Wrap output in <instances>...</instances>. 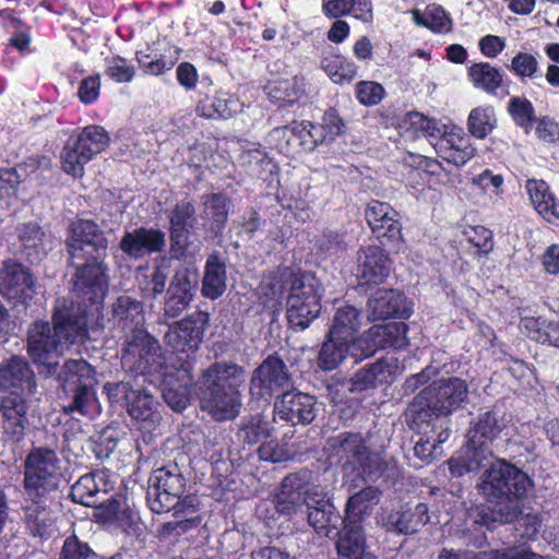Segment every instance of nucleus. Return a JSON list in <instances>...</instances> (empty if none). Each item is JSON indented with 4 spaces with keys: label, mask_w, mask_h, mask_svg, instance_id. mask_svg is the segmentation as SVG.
Masks as SVG:
<instances>
[{
    "label": "nucleus",
    "mask_w": 559,
    "mask_h": 559,
    "mask_svg": "<svg viewBox=\"0 0 559 559\" xmlns=\"http://www.w3.org/2000/svg\"><path fill=\"white\" fill-rule=\"evenodd\" d=\"M110 136L100 126L91 124L70 139L61 154L62 169L73 176L82 177L84 166L109 145Z\"/></svg>",
    "instance_id": "9b49d317"
},
{
    "label": "nucleus",
    "mask_w": 559,
    "mask_h": 559,
    "mask_svg": "<svg viewBox=\"0 0 559 559\" xmlns=\"http://www.w3.org/2000/svg\"><path fill=\"white\" fill-rule=\"evenodd\" d=\"M308 523L318 533L324 532L329 526L335 527L338 515L331 503L307 506Z\"/></svg>",
    "instance_id": "6e6d98bb"
},
{
    "label": "nucleus",
    "mask_w": 559,
    "mask_h": 559,
    "mask_svg": "<svg viewBox=\"0 0 559 559\" xmlns=\"http://www.w3.org/2000/svg\"><path fill=\"white\" fill-rule=\"evenodd\" d=\"M227 289V273L225 260L219 253L207 257L204 265L201 293L205 298L215 300Z\"/></svg>",
    "instance_id": "e433bc0d"
},
{
    "label": "nucleus",
    "mask_w": 559,
    "mask_h": 559,
    "mask_svg": "<svg viewBox=\"0 0 559 559\" xmlns=\"http://www.w3.org/2000/svg\"><path fill=\"white\" fill-rule=\"evenodd\" d=\"M20 175L14 168L0 170V209H8L17 198Z\"/></svg>",
    "instance_id": "bf43d9fd"
},
{
    "label": "nucleus",
    "mask_w": 559,
    "mask_h": 559,
    "mask_svg": "<svg viewBox=\"0 0 559 559\" xmlns=\"http://www.w3.org/2000/svg\"><path fill=\"white\" fill-rule=\"evenodd\" d=\"M19 238L25 250H33L36 255L46 252V235L38 224L27 223L20 226Z\"/></svg>",
    "instance_id": "4d7b16f0"
},
{
    "label": "nucleus",
    "mask_w": 559,
    "mask_h": 559,
    "mask_svg": "<svg viewBox=\"0 0 559 559\" xmlns=\"http://www.w3.org/2000/svg\"><path fill=\"white\" fill-rule=\"evenodd\" d=\"M409 428L416 431L418 435L430 436V439L436 442V447L444 443L451 433L450 419L448 417H438V419H431L427 423V428H418L412 420H406Z\"/></svg>",
    "instance_id": "13d9d810"
},
{
    "label": "nucleus",
    "mask_w": 559,
    "mask_h": 559,
    "mask_svg": "<svg viewBox=\"0 0 559 559\" xmlns=\"http://www.w3.org/2000/svg\"><path fill=\"white\" fill-rule=\"evenodd\" d=\"M111 486L105 472H93L81 476L71 487L73 502L91 508H104L108 518L119 519L121 500L111 496L105 499Z\"/></svg>",
    "instance_id": "ddd939ff"
},
{
    "label": "nucleus",
    "mask_w": 559,
    "mask_h": 559,
    "mask_svg": "<svg viewBox=\"0 0 559 559\" xmlns=\"http://www.w3.org/2000/svg\"><path fill=\"white\" fill-rule=\"evenodd\" d=\"M492 449L471 444L467 440L466 445L448 461L452 476L461 477L468 473H477L481 468H490L492 462Z\"/></svg>",
    "instance_id": "2f4dec72"
},
{
    "label": "nucleus",
    "mask_w": 559,
    "mask_h": 559,
    "mask_svg": "<svg viewBox=\"0 0 559 559\" xmlns=\"http://www.w3.org/2000/svg\"><path fill=\"white\" fill-rule=\"evenodd\" d=\"M174 521L165 523L159 530V535L164 538L178 537L191 531H195L202 522L198 511L197 499L192 496H186L178 506L174 507Z\"/></svg>",
    "instance_id": "c756f323"
},
{
    "label": "nucleus",
    "mask_w": 559,
    "mask_h": 559,
    "mask_svg": "<svg viewBox=\"0 0 559 559\" xmlns=\"http://www.w3.org/2000/svg\"><path fill=\"white\" fill-rule=\"evenodd\" d=\"M409 123L429 140L447 163L461 167L475 156L476 148L462 127L429 119L419 112L409 115Z\"/></svg>",
    "instance_id": "39448f33"
},
{
    "label": "nucleus",
    "mask_w": 559,
    "mask_h": 559,
    "mask_svg": "<svg viewBox=\"0 0 559 559\" xmlns=\"http://www.w3.org/2000/svg\"><path fill=\"white\" fill-rule=\"evenodd\" d=\"M60 459L48 448H34L24 462V490L34 504H43L58 491L62 478Z\"/></svg>",
    "instance_id": "0eeeda50"
},
{
    "label": "nucleus",
    "mask_w": 559,
    "mask_h": 559,
    "mask_svg": "<svg viewBox=\"0 0 559 559\" xmlns=\"http://www.w3.org/2000/svg\"><path fill=\"white\" fill-rule=\"evenodd\" d=\"M428 521V507L425 503H418L414 510H393L382 519L386 530L397 534H414Z\"/></svg>",
    "instance_id": "c9c22d12"
},
{
    "label": "nucleus",
    "mask_w": 559,
    "mask_h": 559,
    "mask_svg": "<svg viewBox=\"0 0 559 559\" xmlns=\"http://www.w3.org/2000/svg\"><path fill=\"white\" fill-rule=\"evenodd\" d=\"M59 379L67 392H72V403L64 407L67 413L78 412L84 416H93L98 412L95 396L97 383L95 370L84 359L67 360L59 373Z\"/></svg>",
    "instance_id": "1a4fd4ad"
},
{
    "label": "nucleus",
    "mask_w": 559,
    "mask_h": 559,
    "mask_svg": "<svg viewBox=\"0 0 559 559\" xmlns=\"http://www.w3.org/2000/svg\"><path fill=\"white\" fill-rule=\"evenodd\" d=\"M360 314L355 307H341L333 317L329 334L350 343L356 342L358 338H356L355 335L360 328Z\"/></svg>",
    "instance_id": "a18cd8bd"
},
{
    "label": "nucleus",
    "mask_w": 559,
    "mask_h": 559,
    "mask_svg": "<svg viewBox=\"0 0 559 559\" xmlns=\"http://www.w3.org/2000/svg\"><path fill=\"white\" fill-rule=\"evenodd\" d=\"M109 267L105 259L90 258L76 266L73 292L79 298L93 305L102 304L109 287Z\"/></svg>",
    "instance_id": "dca6fc26"
},
{
    "label": "nucleus",
    "mask_w": 559,
    "mask_h": 559,
    "mask_svg": "<svg viewBox=\"0 0 559 559\" xmlns=\"http://www.w3.org/2000/svg\"><path fill=\"white\" fill-rule=\"evenodd\" d=\"M47 502L35 504V508H28L26 513L27 526L34 536L47 538L55 532V522L46 509Z\"/></svg>",
    "instance_id": "5fc2aeb1"
},
{
    "label": "nucleus",
    "mask_w": 559,
    "mask_h": 559,
    "mask_svg": "<svg viewBox=\"0 0 559 559\" xmlns=\"http://www.w3.org/2000/svg\"><path fill=\"white\" fill-rule=\"evenodd\" d=\"M52 322V328L48 322H35L27 337V353L38 371L46 376L57 371L59 358L70 345L88 338L86 309L81 305L58 299Z\"/></svg>",
    "instance_id": "f257e3e1"
},
{
    "label": "nucleus",
    "mask_w": 559,
    "mask_h": 559,
    "mask_svg": "<svg viewBox=\"0 0 559 559\" xmlns=\"http://www.w3.org/2000/svg\"><path fill=\"white\" fill-rule=\"evenodd\" d=\"M408 326L404 322H389L373 325L366 331L355 346H360L362 355L369 357L381 348L403 349L408 346Z\"/></svg>",
    "instance_id": "aec40b11"
},
{
    "label": "nucleus",
    "mask_w": 559,
    "mask_h": 559,
    "mask_svg": "<svg viewBox=\"0 0 559 559\" xmlns=\"http://www.w3.org/2000/svg\"><path fill=\"white\" fill-rule=\"evenodd\" d=\"M401 369L399 358L388 355L357 371L354 377V385L357 390H366L390 382L395 374L401 372Z\"/></svg>",
    "instance_id": "473e14b6"
},
{
    "label": "nucleus",
    "mask_w": 559,
    "mask_h": 559,
    "mask_svg": "<svg viewBox=\"0 0 559 559\" xmlns=\"http://www.w3.org/2000/svg\"><path fill=\"white\" fill-rule=\"evenodd\" d=\"M292 385L286 364L278 356L271 355L253 370L250 394L253 399L269 402L275 393L285 392Z\"/></svg>",
    "instance_id": "2eb2a0df"
},
{
    "label": "nucleus",
    "mask_w": 559,
    "mask_h": 559,
    "mask_svg": "<svg viewBox=\"0 0 559 559\" xmlns=\"http://www.w3.org/2000/svg\"><path fill=\"white\" fill-rule=\"evenodd\" d=\"M121 364L129 379L148 382L154 377L165 373L169 367L159 342L144 329H135L127 334L121 355Z\"/></svg>",
    "instance_id": "423d86ee"
},
{
    "label": "nucleus",
    "mask_w": 559,
    "mask_h": 559,
    "mask_svg": "<svg viewBox=\"0 0 559 559\" xmlns=\"http://www.w3.org/2000/svg\"><path fill=\"white\" fill-rule=\"evenodd\" d=\"M321 302H308L304 299H286L287 321L294 330H305L319 316Z\"/></svg>",
    "instance_id": "de8ad7c7"
},
{
    "label": "nucleus",
    "mask_w": 559,
    "mask_h": 559,
    "mask_svg": "<svg viewBox=\"0 0 559 559\" xmlns=\"http://www.w3.org/2000/svg\"><path fill=\"white\" fill-rule=\"evenodd\" d=\"M195 222V207L191 202L176 203L169 215L170 246L175 258L180 259L186 254L190 243V229L193 228Z\"/></svg>",
    "instance_id": "a878e982"
},
{
    "label": "nucleus",
    "mask_w": 559,
    "mask_h": 559,
    "mask_svg": "<svg viewBox=\"0 0 559 559\" xmlns=\"http://www.w3.org/2000/svg\"><path fill=\"white\" fill-rule=\"evenodd\" d=\"M509 112L520 127H531L534 118V107L526 98L513 97L509 103Z\"/></svg>",
    "instance_id": "774afa93"
},
{
    "label": "nucleus",
    "mask_w": 559,
    "mask_h": 559,
    "mask_svg": "<svg viewBox=\"0 0 559 559\" xmlns=\"http://www.w3.org/2000/svg\"><path fill=\"white\" fill-rule=\"evenodd\" d=\"M344 526L338 532L336 550L340 559H377L367 549L366 537L360 523L343 520Z\"/></svg>",
    "instance_id": "7c9ffc66"
},
{
    "label": "nucleus",
    "mask_w": 559,
    "mask_h": 559,
    "mask_svg": "<svg viewBox=\"0 0 559 559\" xmlns=\"http://www.w3.org/2000/svg\"><path fill=\"white\" fill-rule=\"evenodd\" d=\"M35 373L28 362L19 356L0 364V390L17 392H36Z\"/></svg>",
    "instance_id": "c85d7f7f"
},
{
    "label": "nucleus",
    "mask_w": 559,
    "mask_h": 559,
    "mask_svg": "<svg viewBox=\"0 0 559 559\" xmlns=\"http://www.w3.org/2000/svg\"><path fill=\"white\" fill-rule=\"evenodd\" d=\"M411 313L408 301L396 289H378L368 301L370 320H385L391 317L408 318Z\"/></svg>",
    "instance_id": "cd10ccee"
},
{
    "label": "nucleus",
    "mask_w": 559,
    "mask_h": 559,
    "mask_svg": "<svg viewBox=\"0 0 559 559\" xmlns=\"http://www.w3.org/2000/svg\"><path fill=\"white\" fill-rule=\"evenodd\" d=\"M242 104L240 100L225 92L213 96H206L200 100L197 111L200 116L207 119H228L240 111Z\"/></svg>",
    "instance_id": "ea45409f"
},
{
    "label": "nucleus",
    "mask_w": 559,
    "mask_h": 559,
    "mask_svg": "<svg viewBox=\"0 0 559 559\" xmlns=\"http://www.w3.org/2000/svg\"><path fill=\"white\" fill-rule=\"evenodd\" d=\"M302 479L297 474H289L283 479L275 502L280 514L293 515L306 504L307 497L302 491Z\"/></svg>",
    "instance_id": "58836bf2"
},
{
    "label": "nucleus",
    "mask_w": 559,
    "mask_h": 559,
    "mask_svg": "<svg viewBox=\"0 0 559 559\" xmlns=\"http://www.w3.org/2000/svg\"><path fill=\"white\" fill-rule=\"evenodd\" d=\"M381 491L377 487L368 486L350 496L346 503L344 520L361 524L362 516L380 500Z\"/></svg>",
    "instance_id": "8fccbe9b"
},
{
    "label": "nucleus",
    "mask_w": 559,
    "mask_h": 559,
    "mask_svg": "<svg viewBox=\"0 0 559 559\" xmlns=\"http://www.w3.org/2000/svg\"><path fill=\"white\" fill-rule=\"evenodd\" d=\"M272 431V423L261 415H255L242 421L238 438L248 444L262 443L271 437Z\"/></svg>",
    "instance_id": "864d4df0"
},
{
    "label": "nucleus",
    "mask_w": 559,
    "mask_h": 559,
    "mask_svg": "<svg viewBox=\"0 0 559 559\" xmlns=\"http://www.w3.org/2000/svg\"><path fill=\"white\" fill-rule=\"evenodd\" d=\"M239 162L250 176L263 181L272 182L276 176L277 166L260 145L243 150Z\"/></svg>",
    "instance_id": "a19ab883"
},
{
    "label": "nucleus",
    "mask_w": 559,
    "mask_h": 559,
    "mask_svg": "<svg viewBox=\"0 0 559 559\" xmlns=\"http://www.w3.org/2000/svg\"><path fill=\"white\" fill-rule=\"evenodd\" d=\"M245 382L243 369L235 364L217 362L201 378V408L216 420L234 419L240 413L239 388Z\"/></svg>",
    "instance_id": "7ed1b4c3"
},
{
    "label": "nucleus",
    "mask_w": 559,
    "mask_h": 559,
    "mask_svg": "<svg viewBox=\"0 0 559 559\" xmlns=\"http://www.w3.org/2000/svg\"><path fill=\"white\" fill-rule=\"evenodd\" d=\"M106 74L118 83L130 82L134 76V68L119 56L106 59Z\"/></svg>",
    "instance_id": "0e129e2a"
},
{
    "label": "nucleus",
    "mask_w": 559,
    "mask_h": 559,
    "mask_svg": "<svg viewBox=\"0 0 559 559\" xmlns=\"http://www.w3.org/2000/svg\"><path fill=\"white\" fill-rule=\"evenodd\" d=\"M323 286L312 273H292L287 299H304L314 305L321 302Z\"/></svg>",
    "instance_id": "37998d69"
},
{
    "label": "nucleus",
    "mask_w": 559,
    "mask_h": 559,
    "mask_svg": "<svg viewBox=\"0 0 559 559\" xmlns=\"http://www.w3.org/2000/svg\"><path fill=\"white\" fill-rule=\"evenodd\" d=\"M166 245L165 233L155 228L140 227L127 231L120 240V249L130 259L139 260L163 251Z\"/></svg>",
    "instance_id": "bb28decb"
},
{
    "label": "nucleus",
    "mask_w": 559,
    "mask_h": 559,
    "mask_svg": "<svg viewBox=\"0 0 559 559\" xmlns=\"http://www.w3.org/2000/svg\"><path fill=\"white\" fill-rule=\"evenodd\" d=\"M528 475L506 461H497L487 468L478 484L479 491L488 500H497L493 510L483 508L475 522L493 527V523H509L520 513V500L533 491Z\"/></svg>",
    "instance_id": "f03ea898"
},
{
    "label": "nucleus",
    "mask_w": 559,
    "mask_h": 559,
    "mask_svg": "<svg viewBox=\"0 0 559 559\" xmlns=\"http://www.w3.org/2000/svg\"><path fill=\"white\" fill-rule=\"evenodd\" d=\"M141 379H124L106 383L104 391L112 403H123L130 417L145 432L153 431L160 421L158 403Z\"/></svg>",
    "instance_id": "6e6552de"
},
{
    "label": "nucleus",
    "mask_w": 559,
    "mask_h": 559,
    "mask_svg": "<svg viewBox=\"0 0 559 559\" xmlns=\"http://www.w3.org/2000/svg\"><path fill=\"white\" fill-rule=\"evenodd\" d=\"M258 454L261 460L272 463L286 462L294 457V453L288 448L273 439L263 441L258 449Z\"/></svg>",
    "instance_id": "69168bd1"
},
{
    "label": "nucleus",
    "mask_w": 559,
    "mask_h": 559,
    "mask_svg": "<svg viewBox=\"0 0 559 559\" xmlns=\"http://www.w3.org/2000/svg\"><path fill=\"white\" fill-rule=\"evenodd\" d=\"M468 78L476 88L495 95L503 82L502 73L488 62L474 63L468 68Z\"/></svg>",
    "instance_id": "09e8293b"
},
{
    "label": "nucleus",
    "mask_w": 559,
    "mask_h": 559,
    "mask_svg": "<svg viewBox=\"0 0 559 559\" xmlns=\"http://www.w3.org/2000/svg\"><path fill=\"white\" fill-rule=\"evenodd\" d=\"M0 414L7 435L20 440L29 426L31 397L35 392L1 391Z\"/></svg>",
    "instance_id": "f3484780"
},
{
    "label": "nucleus",
    "mask_w": 559,
    "mask_h": 559,
    "mask_svg": "<svg viewBox=\"0 0 559 559\" xmlns=\"http://www.w3.org/2000/svg\"><path fill=\"white\" fill-rule=\"evenodd\" d=\"M365 215L378 239L392 243L395 251L402 249V225L399 213L389 203L372 200L368 203Z\"/></svg>",
    "instance_id": "6ab92c4d"
},
{
    "label": "nucleus",
    "mask_w": 559,
    "mask_h": 559,
    "mask_svg": "<svg viewBox=\"0 0 559 559\" xmlns=\"http://www.w3.org/2000/svg\"><path fill=\"white\" fill-rule=\"evenodd\" d=\"M197 286V274L187 269L178 271L168 288L167 294H179L192 299Z\"/></svg>",
    "instance_id": "338daca9"
},
{
    "label": "nucleus",
    "mask_w": 559,
    "mask_h": 559,
    "mask_svg": "<svg viewBox=\"0 0 559 559\" xmlns=\"http://www.w3.org/2000/svg\"><path fill=\"white\" fill-rule=\"evenodd\" d=\"M497 118L492 106H478L467 117V130L476 139H486L496 128Z\"/></svg>",
    "instance_id": "3c124183"
},
{
    "label": "nucleus",
    "mask_w": 559,
    "mask_h": 559,
    "mask_svg": "<svg viewBox=\"0 0 559 559\" xmlns=\"http://www.w3.org/2000/svg\"><path fill=\"white\" fill-rule=\"evenodd\" d=\"M203 207L204 217L211 222L210 236L217 237L227 222L229 200L222 193H211L203 197Z\"/></svg>",
    "instance_id": "c03bdc74"
},
{
    "label": "nucleus",
    "mask_w": 559,
    "mask_h": 559,
    "mask_svg": "<svg viewBox=\"0 0 559 559\" xmlns=\"http://www.w3.org/2000/svg\"><path fill=\"white\" fill-rule=\"evenodd\" d=\"M170 275V260L160 258L155 261L152 267L140 269L138 271V286L146 298H155L160 295L166 287Z\"/></svg>",
    "instance_id": "4c0bfd02"
},
{
    "label": "nucleus",
    "mask_w": 559,
    "mask_h": 559,
    "mask_svg": "<svg viewBox=\"0 0 559 559\" xmlns=\"http://www.w3.org/2000/svg\"><path fill=\"white\" fill-rule=\"evenodd\" d=\"M467 385L460 378L440 379L425 388L409 403L406 420H412L418 428H427V423L438 417H448L460 408L467 399Z\"/></svg>",
    "instance_id": "20e7f679"
},
{
    "label": "nucleus",
    "mask_w": 559,
    "mask_h": 559,
    "mask_svg": "<svg viewBox=\"0 0 559 559\" xmlns=\"http://www.w3.org/2000/svg\"><path fill=\"white\" fill-rule=\"evenodd\" d=\"M274 132L281 133L285 139L286 146L282 150L287 154L296 153L299 147L304 151H312L319 144L325 143V129L307 120L294 121Z\"/></svg>",
    "instance_id": "393cba45"
},
{
    "label": "nucleus",
    "mask_w": 559,
    "mask_h": 559,
    "mask_svg": "<svg viewBox=\"0 0 559 559\" xmlns=\"http://www.w3.org/2000/svg\"><path fill=\"white\" fill-rule=\"evenodd\" d=\"M274 411L282 420L293 425H308L317 416L318 404L313 395L300 391H285L276 399Z\"/></svg>",
    "instance_id": "412c9836"
},
{
    "label": "nucleus",
    "mask_w": 559,
    "mask_h": 559,
    "mask_svg": "<svg viewBox=\"0 0 559 559\" xmlns=\"http://www.w3.org/2000/svg\"><path fill=\"white\" fill-rule=\"evenodd\" d=\"M526 190L534 209L549 223L556 224L559 221V213L555 195L550 192L549 186L544 180L530 179L526 182Z\"/></svg>",
    "instance_id": "79ce46f5"
},
{
    "label": "nucleus",
    "mask_w": 559,
    "mask_h": 559,
    "mask_svg": "<svg viewBox=\"0 0 559 559\" xmlns=\"http://www.w3.org/2000/svg\"><path fill=\"white\" fill-rule=\"evenodd\" d=\"M333 456L352 466L365 483L376 481L383 472V462L378 453L371 452L360 433L344 432L331 440Z\"/></svg>",
    "instance_id": "9d476101"
},
{
    "label": "nucleus",
    "mask_w": 559,
    "mask_h": 559,
    "mask_svg": "<svg viewBox=\"0 0 559 559\" xmlns=\"http://www.w3.org/2000/svg\"><path fill=\"white\" fill-rule=\"evenodd\" d=\"M114 318L123 330L143 329L144 312L141 302L129 296H120L114 304Z\"/></svg>",
    "instance_id": "49530a36"
},
{
    "label": "nucleus",
    "mask_w": 559,
    "mask_h": 559,
    "mask_svg": "<svg viewBox=\"0 0 559 559\" xmlns=\"http://www.w3.org/2000/svg\"><path fill=\"white\" fill-rule=\"evenodd\" d=\"M385 96L384 87L373 81H360L356 84V97L364 106H376Z\"/></svg>",
    "instance_id": "e2e57ef3"
},
{
    "label": "nucleus",
    "mask_w": 559,
    "mask_h": 559,
    "mask_svg": "<svg viewBox=\"0 0 559 559\" xmlns=\"http://www.w3.org/2000/svg\"><path fill=\"white\" fill-rule=\"evenodd\" d=\"M186 478L177 464L155 469L148 479L146 502L154 513L170 511L181 501Z\"/></svg>",
    "instance_id": "f8f14e48"
},
{
    "label": "nucleus",
    "mask_w": 559,
    "mask_h": 559,
    "mask_svg": "<svg viewBox=\"0 0 559 559\" xmlns=\"http://www.w3.org/2000/svg\"><path fill=\"white\" fill-rule=\"evenodd\" d=\"M321 68L337 84L350 82L357 75V66L341 55H326L321 60Z\"/></svg>",
    "instance_id": "603ef678"
},
{
    "label": "nucleus",
    "mask_w": 559,
    "mask_h": 559,
    "mask_svg": "<svg viewBox=\"0 0 559 559\" xmlns=\"http://www.w3.org/2000/svg\"><path fill=\"white\" fill-rule=\"evenodd\" d=\"M427 28L433 33L448 34L452 31V19L439 4H430L426 8Z\"/></svg>",
    "instance_id": "680f3d73"
},
{
    "label": "nucleus",
    "mask_w": 559,
    "mask_h": 559,
    "mask_svg": "<svg viewBox=\"0 0 559 559\" xmlns=\"http://www.w3.org/2000/svg\"><path fill=\"white\" fill-rule=\"evenodd\" d=\"M358 342H348L328 335V340L323 343L319 353V366L323 370L330 371L335 369L348 356H353L355 361L365 358L360 346H355Z\"/></svg>",
    "instance_id": "f704fd0d"
},
{
    "label": "nucleus",
    "mask_w": 559,
    "mask_h": 559,
    "mask_svg": "<svg viewBox=\"0 0 559 559\" xmlns=\"http://www.w3.org/2000/svg\"><path fill=\"white\" fill-rule=\"evenodd\" d=\"M391 271L385 251L376 245L361 247L357 252V277L361 285H380Z\"/></svg>",
    "instance_id": "b1692460"
},
{
    "label": "nucleus",
    "mask_w": 559,
    "mask_h": 559,
    "mask_svg": "<svg viewBox=\"0 0 559 559\" xmlns=\"http://www.w3.org/2000/svg\"><path fill=\"white\" fill-rule=\"evenodd\" d=\"M67 246L72 264L78 260L107 257L108 240L97 224L90 219H78L70 225Z\"/></svg>",
    "instance_id": "4468645a"
},
{
    "label": "nucleus",
    "mask_w": 559,
    "mask_h": 559,
    "mask_svg": "<svg viewBox=\"0 0 559 559\" xmlns=\"http://www.w3.org/2000/svg\"><path fill=\"white\" fill-rule=\"evenodd\" d=\"M191 377L187 369L167 367L165 373L148 380L152 385H159L165 402L176 412L183 411L190 396Z\"/></svg>",
    "instance_id": "5701e85b"
},
{
    "label": "nucleus",
    "mask_w": 559,
    "mask_h": 559,
    "mask_svg": "<svg viewBox=\"0 0 559 559\" xmlns=\"http://www.w3.org/2000/svg\"><path fill=\"white\" fill-rule=\"evenodd\" d=\"M0 293L15 304H26L35 294V281L24 265L5 262L0 273Z\"/></svg>",
    "instance_id": "4be33fe9"
},
{
    "label": "nucleus",
    "mask_w": 559,
    "mask_h": 559,
    "mask_svg": "<svg viewBox=\"0 0 559 559\" xmlns=\"http://www.w3.org/2000/svg\"><path fill=\"white\" fill-rule=\"evenodd\" d=\"M503 427L498 412L486 411L471 421L467 440L471 444L492 449V444L500 436Z\"/></svg>",
    "instance_id": "72a5a7b5"
},
{
    "label": "nucleus",
    "mask_w": 559,
    "mask_h": 559,
    "mask_svg": "<svg viewBox=\"0 0 559 559\" xmlns=\"http://www.w3.org/2000/svg\"><path fill=\"white\" fill-rule=\"evenodd\" d=\"M209 320L206 312L195 311L170 325L165 334V342L176 352L194 353L202 342Z\"/></svg>",
    "instance_id": "a211bd4d"
},
{
    "label": "nucleus",
    "mask_w": 559,
    "mask_h": 559,
    "mask_svg": "<svg viewBox=\"0 0 559 559\" xmlns=\"http://www.w3.org/2000/svg\"><path fill=\"white\" fill-rule=\"evenodd\" d=\"M58 559H97L90 545L72 534L64 538Z\"/></svg>",
    "instance_id": "052dcab7"
}]
</instances>
